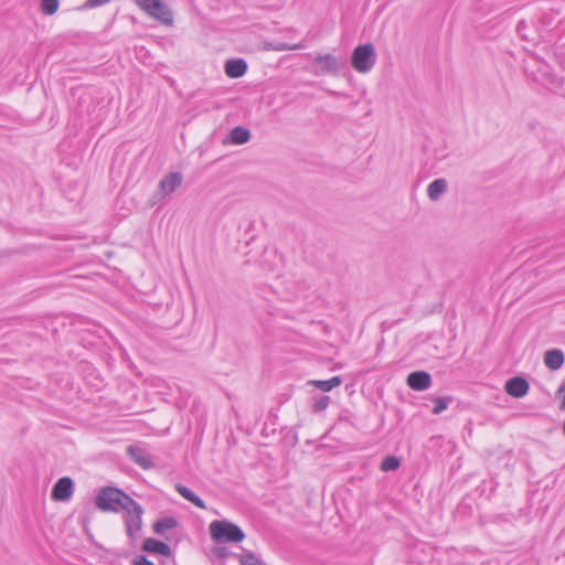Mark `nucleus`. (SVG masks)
<instances>
[{
    "instance_id": "f257e3e1",
    "label": "nucleus",
    "mask_w": 565,
    "mask_h": 565,
    "mask_svg": "<svg viewBox=\"0 0 565 565\" xmlns=\"http://www.w3.org/2000/svg\"><path fill=\"white\" fill-rule=\"evenodd\" d=\"M132 500L118 488L105 487L98 491L95 504L100 511L117 513L120 509L124 510V505H129Z\"/></svg>"
},
{
    "instance_id": "f03ea898",
    "label": "nucleus",
    "mask_w": 565,
    "mask_h": 565,
    "mask_svg": "<svg viewBox=\"0 0 565 565\" xmlns=\"http://www.w3.org/2000/svg\"><path fill=\"white\" fill-rule=\"evenodd\" d=\"M211 539L217 543H239L245 539L243 530L227 520H214L209 525Z\"/></svg>"
},
{
    "instance_id": "7ed1b4c3",
    "label": "nucleus",
    "mask_w": 565,
    "mask_h": 565,
    "mask_svg": "<svg viewBox=\"0 0 565 565\" xmlns=\"http://www.w3.org/2000/svg\"><path fill=\"white\" fill-rule=\"evenodd\" d=\"M124 511L126 534L132 543H136L141 536L143 508L132 500L129 505H124Z\"/></svg>"
},
{
    "instance_id": "20e7f679",
    "label": "nucleus",
    "mask_w": 565,
    "mask_h": 565,
    "mask_svg": "<svg viewBox=\"0 0 565 565\" xmlns=\"http://www.w3.org/2000/svg\"><path fill=\"white\" fill-rule=\"evenodd\" d=\"M136 6L150 18L164 25L173 23V15L170 9L161 0H134Z\"/></svg>"
},
{
    "instance_id": "39448f33",
    "label": "nucleus",
    "mask_w": 565,
    "mask_h": 565,
    "mask_svg": "<svg viewBox=\"0 0 565 565\" xmlns=\"http://www.w3.org/2000/svg\"><path fill=\"white\" fill-rule=\"evenodd\" d=\"M375 60V49L372 44L367 43L354 49L351 62L356 71H369L374 66Z\"/></svg>"
},
{
    "instance_id": "423d86ee",
    "label": "nucleus",
    "mask_w": 565,
    "mask_h": 565,
    "mask_svg": "<svg viewBox=\"0 0 565 565\" xmlns=\"http://www.w3.org/2000/svg\"><path fill=\"white\" fill-rule=\"evenodd\" d=\"M183 177L180 172H171L159 182V189L151 199V204H156L164 196L173 193L182 183Z\"/></svg>"
},
{
    "instance_id": "0eeeda50",
    "label": "nucleus",
    "mask_w": 565,
    "mask_h": 565,
    "mask_svg": "<svg viewBox=\"0 0 565 565\" xmlns=\"http://www.w3.org/2000/svg\"><path fill=\"white\" fill-rule=\"evenodd\" d=\"M532 79L551 92L559 90L564 85V77L558 73H532Z\"/></svg>"
},
{
    "instance_id": "6e6552de",
    "label": "nucleus",
    "mask_w": 565,
    "mask_h": 565,
    "mask_svg": "<svg viewBox=\"0 0 565 565\" xmlns=\"http://www.w3.org/2000/svg\"><path fill=\"white\" fill-rule=\"evenodd\" d=\"M127 455L129 458L139 467H141L145 470L151 469L154 467V462L152 461L151 456L149 452L139 447L130 445L127 447Z\"/></svg>"
},
{
    "instance_id": "1a4fd4ad",
    "label": "nucleus",
    "mask_w": 565,
    "mask_h": 565,
    "mask_svg": "<svg viewBox=\"0 0 565 565\" xmlns=\"http://www.w3.org/2000/svg\"><path fill=\"white\" fill-rule=\"evenodd\" d=\"M74 491V482L70 477L60 478L52 489V498L56 501H67Z\"/></svg>"
},
{
    "instance_id": "9d476101",
    "label": "nucleus",
    "mask_w": 565,
    "mask_h": 565,
    "mask_svg": "<svg viewBox=\"0 0 565 565\" xmlns=\"http://www.w3.org/2000/svg\"><path fill=\"white\" fill-rule=\"evenodd\" d=\"M504 390L510 396L521 398L527 394L530 385L524 377L515 376L507 381Z\"/></svg>"
},
{
    "instance_id": "9b49d317",
    "label": "nucleus",
    "mask_w": 565,
    "mask_h": 565,
    "mask_svg": "<svg viewBox=\"0 0 565 565\" xmlns=\"http://www.w3.org/2000/svg\"><path fill=\"white\" fill-rule=\"evenodd\" d=\"M407 385L415 391L427 390L431 385V376L425 371H415L408 374Z\"/></svg>"
},
{
    "instance_id": "f8f14e48",
    "label": "nucleus",
    "mask_w": 565,
    "mask_h": 565,
    "mask_svg": "<svg viewBox=\"0 0 565 565\" xmlns=\"http://www.w3.org/2000/svg\"><path fill=\"white\" fill-rule=\"evenodd\" d=\"M142 548L147 552L157 553L166 557L172 555V550L167 543L151 537L145 540Z\"/></svg>"
},
{
    "instance_id": "ddd939ff",
    "label": "nucleus",
    "mask_w": 565,
    "mask_h": 565,
    "mask_svg": "<svg viewBox=\"0 0 565 565\" xmlns=\"http://www.w3.org/2000/svg\"><path fill=\"white\" fill-rule=\"evenodd\" d=\"M565 361L564 352L559 349H552L544 354V364L552 371L559 370Z\"/></svg>"
},
{
    "instance_id": "4468645a",
    "label": "nucleus",
    "mask_w": 565,
    "mask_h": 565,
    "mask_svg": "<svg viewBox=\"0 0 565 565\" xmlns=\"http://www.w3.org/2000/svg\"><path fill=\"white\" fill-rule=\"evenodd\" d=\"M448 182L439 178L434 180L427 188V195L431 201H437L447 191Z\"/></svg>"
},
{
    "instance_id": "2eb2a0df",
    "label": "nucleus",
    "mask_w": 565,
    "mask_h": 565,
    "mask_svg": "<svg viewBox=\"0 0 565 565\" xmlns=\"http://www.w3.org/2000/svg\"><path fill=\"white\" fill-rule=\"evenodd\" d=\"M178 525H179V522L175 518L164 516V518L157 520L153 523L152 529L156 534L162 535L167 531L175 529Z\"/></svg>"
},
{
    "instance_id": "dca6fc26",
    "label": "nucleus",
    "mask_w": 565,
    "mask_h": 565,
    "mask_svg": "<svg viewBox=\"0 0 565 565\" xmlns=\"http://www.w3.org/2000/svg\"><path fill=\"white\" fill-rule=\"evenodd\" d=\"M175 490L178 491V493L182 498H184L185 500L190 501L195 507H198L200 509H205L206 508L204 501L199 495H196L191 489H189L188 487H185V486H183L181 483H178L175 486Z\"/></svg>"
},
{
    "instance_id": "f3484780",
    "label": "nucleus",
    "mask_w": 565,
    "mask_h": 565,
    "mask_svg": "<svg viewBox=\"0 0 565 565\" xmlns=\"http://www.w3.org/2000/svg\"><path fill=\"white\" fill-rule=\"evenodd\" d=\"M228 138L234 145H243L250 139V131L245 127L237 126L230 131Z\"/></svg>"
},
{
    "instance_id": "a211bd4d",
    "label": "nucleus",
    "mask_w": 565,
    "mask_h": 565,
    "mask_svg": "<svg viewBox=\"0 0 565 565\" xmlns=\"http://www.w3.org/2000/svg\"><path fill=\"white\" fill-rule=\"evenodd\" d=\"M342 383L341 376H333L329 380H312L309 384L319 388L322 392H330L332 388L339 386Z\"/></svg>"
},
{
    "instance_id": "6ab92c4d",
    "label": "nucleus",
    "mask_w": 565,
    "mask_h": 565,
    "mask_svg": "<svg viewBox=\"0 0 565 565\" xmlns=\"http://www.w3.org/2000/svg\"><path fill=\"white\" fill-rule=\"evenodd\" d=\"M317 61L321 67H324L328 70H337V68H341L343 66V63L331 54H327L324 56H319L317 58Z\"/></svg>"
},
{
    "instance_id": "aec40b11",
    "label": "nucleus",
    "mask_w": 565,
    "mask_h": 565,
    "mask_svg": "<svg viewBox=\"0 0 565 565\" xmlns=\"http://www.w3.org/2000/svg\"><path fill=\"white\" fill-rule=\"evenodd\" d=\"M60 7L58 0H41L40 9L45 15H53L57 12Z\"/></svg>"
},
{
    "instance_id": "412c9836",
    "label": "nucleus",
    "mask_w": 565,
    "mask_h": 565,
    "mask_svg": "<svg viewBox=\"0 0 565 565\" xmlns=\"http://www.w3.org/2000/svg\"><path fill=\"white\" fill-rule=\"evenodd\" d=\"M248 67L247 63L243 58H232L226 61L224 71H246Z\"/></svg>"
},
{
    "instance_id": "4be33fe9",
    "label": "nucleus",
    "mask_w": 565,
    "mask_h": 565,
    "mask_svg": "<svg viewBox=\"0 0 565 565\" xmlns=\"http://www.w3.org/2000/svg\"><path fill=\"white\" fill-rule=\"evenodd\" d=\"M401 465V461L395 456H386L383 461L381 462V470L382 471H394L396 470Z\"/></svg>"
},
{
    "instance_id": "5701e85b",
    "label": "nucleus",
    "mask_w": 565,
    "mask_h": 565,
    "mask_svg": "<svg viewBox=\"0 0 565 565\" xmlns=\"http://www.w3.org/2000/svg\"><path fill=\"white\" fill-rule=\"evenodd\" d=\"M241 565H262V561L252 552L237 555Z\"/></svg>"
},
{
    "instance_id": "b1692460",
    "label": "nucleus",
    "mask_w": 565,
    "mask_h": 565,
    "mask_svg": "<svg viewBox=\"0 0 565 565\" xmlns=\"http://www.w3.org/2000/svg\"><path fill=\"white\" fill-rule=\"evenodd\" d=\"M330 404V397L328 395H322L317 398H313L312 411L315 413H319L324 411Z\"/></svg>"
},
{
    "instance_id": "393cba45",
    "label": "nucleus",
    "mask_w": 565,
    "mask_h": 565,
    "mask_svg": "<svg viewBox=\"0 0 565 565\" xmlns=\"http://www.w3.org/2000/svg\"><path fill=\"white\" fill-rule=\"evenodd\" d=\"M451 401V397H437L435 402V406L433 408V414H440L444 412L447 407L449 402Z\"/></svg>"
},
{
    "instance_id": "a878e982",
    "label": "nucleus",
    "mask_w": 565,
    "mask_h": 565,
    "mask_svg": "<svg viewBox=\"0 0 565 565\" xmlns=\"http://www.w3.org/2000/svg\"><path fill=\"white\" fill-rule=\"evenodd\" d=\"M110 1L111 0H86L82 9H94L97 7H103L108 4Z\"/></svg>"
},
{
    "instance_id": "bb28decb",
    "label": "nucleus",
    "mask_w": 565,
    "mask_h": 565,
    "mask_svg": "<svg viewBox=\"0 0 565 565\" xmlns=\"http://www.w3.org/2000/svg\"><path fill=\"white\" fill-rule=\"evenodd\" d=\"M270 47L274 50H277V51H282V50H298V49H301L302 45H300V44L287 45V44L279 43L277 45H270Z\"/></svg>"
},
{
    "instance_id": "cd10ccee",
    "label": "nucleus",
    "mask_w": 565,
    "mask_h": 565,
    "mask_svg": "<svg viewBox=\"0 0 565 565\" xmlns=\"http://www.w3.org/2000/svg\"><path fill=\"white\" fill-rule=\"evenodd\" d=\"M132 565H154L151 561H149L145 555H137Z\"/></svg>"
},
{
    "instance_id": "c85d7f7f",
    "label": "nucleus",
    "mask_w": 565,
    "mask_h": 565,
    "mask_svg": "<svg viewBox=\"0 0 565 565\" xmlns=\"http://www.w3.org/2000/svg\"><path fill=\"white\" fill-rule=\"evenodd\" d=\"M557 395L562 396L561 409L565 411V381L558 386Z\"/></svg>"
},
{
    "instance_id": "c756f323",
    "label": "nucleus",
    "mask_w": 565,
    "mask_h": 565,
    "mask_svg": "<svg viewBox=\"0 0 565 565\" xmlns=\"http://www.w3.org/2000/svg\"><path fill=\"white\" fill-rule=\"evenodd\" d=\"M215 554L218 557H225L227 555V548L226 547H216L215 548Z\"/></svg>"
},
{
    "instance_id": "7c9ffc66",
    "label": "nucleus",
    "mask_w": 565,
    "mask_h": 565,
    "mask_svg": "<svg viewBox=\"0 0 565 565\" xmlns=\"http://www.w3.org/2000/svg\"><path fill=\"white\" fill-rule=\"evenodd\" d=\"M232 78H238L243 76L245 73H226Z\"/></svg>"
}]
</instances>
